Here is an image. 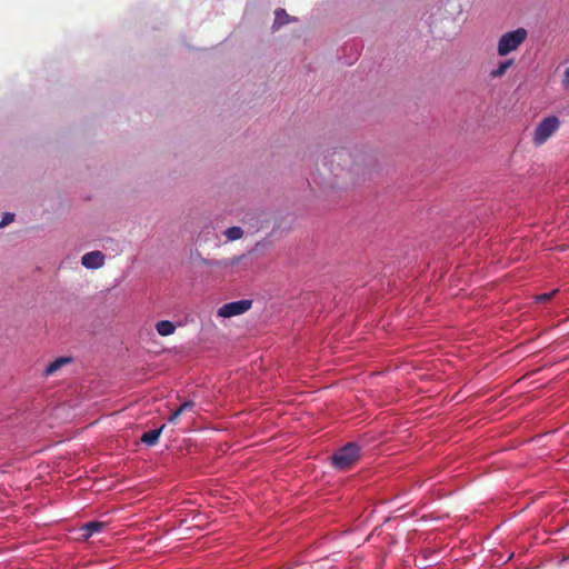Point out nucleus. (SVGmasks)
<instances>
[{
	"instance_id": "11",
	"label": "nucleus",
	"mask_w": 569,
	"mask_h": 569,
	"mask_svg": "<svg viewBox=\"0 0 569 569\" xmlns=\"http://www.w3.org/2000/svg\"><path fill=\"white\" fill-rule=\"evenodd\" d=\"M156 330L160 336L167 337L174 332L176 325L169 320H161L156 323Z\"/></svg>"
},
{
	"instance_id": "9",
	"label": "nucleus",
	"mask_w": 569,
	"mask_h": 569,
	"mask_svg": "<svg viewBox=\"0 0 569 569\" xmlns=\"http://www.w3.org/2000/svg\"><path fill=\"white\" fill-rule=\"evenodd\" d=\"M163 428H164V425H162L159 429H153V430L144 432L141 436V441L147 446H154L158 442Z\"/></svg>"
},
{
	"instance_id": "12",
	"label": "nucleus",
	"mask_w": 569,
	"mask_h": 569,
	"mask_svg": "<svg viewBox=\"0 0 569 569\" xmlns=\"http://www.w3.org/2000/svg\"><path fill=\"white\" fill-rule=\"evenodd\" d=\"M224 236L229 241H236L242 238L243 230L240 227H230L224 231Z\"/></svg>"
},
{
	"instance_id": "14",
	"label": "nucleus",
	"mask_w": 569,
	"mask_h": 569,
	"mask_svg": "<svg viewBox=\"0 0 569 569\" xmlns=\"http://www.w3.org/2000/svg\"><path fill=\"white\" fill-rule=\"evenodd\" d=\"M14 220V213L7 212L3 214L2 220L0 221V229L10 224Z\"/></svg>"
},
{
	"instance_id": "17",
	"label": "nucleus",
	"mask_w": 569,
	"mask_h": 569,
	"mask_svg": "<svg viewBox=\"0 0 569 569\" xmlns=\"http://www.w3.org/2000/svg\"><path fill=\"white\" fill-rule=\"evenodd\" d=\"M181 415H182V412H181L179 409H177V410H174V411L171 413V416L169 417L168 421H169L170 423L176 425V423L178 422L179 417H180Z\"/></svg>"
},
{
	"instance_id": "1",
	"label": "nucleus",
	"mask_w": 569,
	"mask_h": 569,
	"mask_svg": "<svg viewBox=\"0 0 569 569\" xmlns=\"http://www.w3.org/2000/svg\"><path fill=\"white\" fill-rule=\"evenodd\" d=\"M371 163V158L360 150L339 148L325 156L320 176L327 187L343 188L365 177Z\"/></svg>"
},
{
	"instance_id": "2",
	"label": "nucleus",
	"mask_w": 569,
	"mask_h": 569,
	"mask_svg": "<svg viewBox=\"0 0 569 569\" xmlns=\"http://www.w3.org/2000/svg\"><path fill=\"white\" fill-rule=\"evenodd\" d=\"M361 458V448L356 442H348L338 449L331 457L335 469L339 471L350 470Z\"/></svg>"
},
{
	"instance_id": "3",
	"label": "nucleus",
	"mask_w": 569,
	"mask_h": 569,
	"mask_svg": "<svg viewBox=\"0 0 569 569\" xmlns=\"http://www.w3.org/2000/svg\"><path fill=\"white\" fill-rule=\"evenodd\" d=\"M527 37L528 31L525 28H518L516 30L505 32L498 40V56L506 57L510 52L518 50V48L526 41Z\"/></svg>"
},
{
	"instance_id": "6",
	"label": "nucleus",
	"mask_w": 569,
	"mask_h": 569,
	"mask_svg": "<svg viewBox=\"0 0 569 569\" xmlns=\"http://www.w3.org/2000/svg\"><path fill=\"white\" fill-rule=\"evenodd\" d=\"M81 263L88 269H98L104 264V254L101 251H90L82 256Z\"/></svg>"
},
{
	"instance_id": "13",
	"label": "nucleus",
	"mask_w": 569,
	"mask_h": 569,
	"mask_svg": "<svg viewBox=\"0 0 569 569\" xmlns=\"http://www.w3.org/2000/svg\"><path fill=\"white\" fill-rule=\"evenodd\" d=\"M289 21V16L283 9H279L276 11V24H284Z\"/></svg>"
},
{
	"instance_id": "5",
	"label": "nucleus",
	"mask_w": 569,
	"mask_h": 569,
	"mask_svg": "<svg viewBox=\"0 0 569 569\" xmlns=\"http://www.w3.org/2000/svg\"><path fill=\"white\" fill-rule=\"evenodd\" d=\"M252 306V301L249 299H242L224 303L218 309V316L222 318H230L247 312Z\"/></svg>"
},
{
	"instance_id": "4",
	"label": "nucleus",
	"mask_w": 569,
	"mask_h": 569,
	"mask_svg": "<svg viewBox=\"0 0 569 569\" xmlns=\"http://www.w3.org/2000/svg\"><path fill=\"white\" fill-rule=\"evenodd\" d=\"M559 126L560 121L557 117L550 116L545 118L533 131V142L537 146L545 143L558 130Z\"/></svg>"
},
{
	"instance_id": "7",
	"label": "nucleus",
	"mask_w": 569,
	"mask_h": 569,
	"mask_svg": "<svg viewBox=\"0 0 569 569\" xmlns=\"http://www.w3.org/2000/svg\"><path fill=\"white\" fill-rule=\"evenodd\" d=\"M73 359L71 357H59L51 361L44 369L43 373L46 377L52 376L58 370H60L62 367L71 363Z\"/></svg>"
},
{
	"instance_id": "18",
	"label": "nucleus",
	"mask_w": 569,
	"mask_h": 569,
	"mask_svg": "<svg viewBox=\"0 0 569 569\" xmlns=\"http://www.w3.org/2000/svg\"><path fill=\"white\" fill-rule=\"evenodd\" d=\"M562 82H563V86H565L566 88H569V68H567V69L565 70L563 81H562Z\"/></svg>"
},
{
	"instance_id": "16",
	"label": "nucleus",
	"mask_w": 569,
	"mask_h": 569,
	"mask_svg": "<svg viewBox=\"0 0 569 569\" xmlns=\"http://www.w3.org/2000/svg\"><path fill=\"white\" fill-rule=\"evenodd\" d=\"M194 408V402L191 400L184 401L179 406V410L183 413L186 411L192 410Z\"/></svg>"
},
{
	"instance_id": "8",
	"label": "nucleus",
	"mask_w": 569,
	"mask_h": 569,
	"mask_svg": "<svg viewBox=\"0 0 569 569\" xmlns=\"http://www.w3.org/2000/svg\"><path fill=\"white\" fill-rule=\"evenodd\" d=\"M106 522L102 521H90L81 527L82 537L88 539L97 532L102 531L106 528Z\"/></svg>"
},
{
	"instance_id": "10",
	"label": "nucleus",
	"mask_w": 569,
	"mask_h": 569,
	"mask_svg": "<svg viewBox=\"0 0 569 569\" xmlns=\"http://www.w3.org/2000/svg\"><path fill=\"white\" fill-rule=\"evenodd\" d=\"M513 64V60L512 59H508V60H505V61H501L499 62V64L497 66V68L492 69L490 72H489V76L490 78L492 79H497V78H501L506 74L507 70Z\"/></svg>"
},
{
	"instance_id": "15",
	"label": "nucleus",
	"mask_w": 569,
	"mask_h": 569,
	"mask_svg": "<svg viewBox=\"0 0 569 569\" xmlns=\"http://www.w3.org/2000/svg\"><path fill=\"white\" fill-rule=\"evenodd\" d=\"M559 290L558 289H555L552 290L551 292H548V293H541L539 296H537V301L539 302H547L549 301Z\"/></svg>"
}]
</instances>
